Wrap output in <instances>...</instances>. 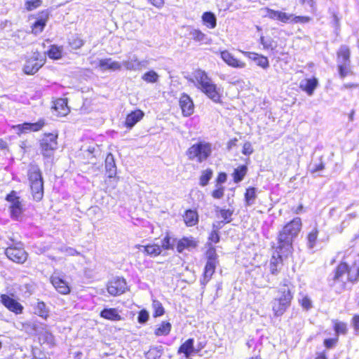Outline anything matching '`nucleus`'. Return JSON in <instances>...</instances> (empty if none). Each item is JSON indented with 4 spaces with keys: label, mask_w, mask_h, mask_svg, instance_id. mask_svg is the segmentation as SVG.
<instances>
[{
    "label": "nucleus",
    "mask_w": 359,
    "mask_h": 359,
    "mask_svg": "<svg viewBox=\"0 0 359 359\" xmlns=\"http://www.w3.org/2000/svg\"><path fill=\"white\" fill-rule=\"evenodd\" d=\"M293 252H287L285 251H280L278 245L276 247L275 253H273L269 262V269L270 273L272 275H278L283 265V259L291 256Z\"/></svg>",
    "instance_id": "11"
},
{
    "label": "nucleus",
    "mask_w": 359,
    "mask_h": 359,
    "mask_svg": "<svg viewBox=\"0 0 359 359\" xmlns=\"http://www.w3.org/2000/svg\"><path fill=\"white\" fill-rule=\"evenodd\" d=\"M351 51L348 47L341 46L337 52L338 62L343 63H350Z\"/></svg>",
    "instance_id": "38"
},
{
    "label": "nucleus",
    "mask_w": 359,
    "mask_h": 359,
    "mask_svg": "<svg viewBox=\"0 0 359 359\" xmlns=\"http://www.w3.org/2000/svg\"><path fill=\"white\" fill-rule=\"evenodd\" d=\"M38 339L41 344H46L50 348L56 345L55 336L48 330H45L41 332L39 334Z\"/></svg>",
    "instance_id": "35"
},
{
    "label": "nucleus",
    "mask_w": 359,
    "mask_h": 359,
    "mask_svg": "<svg viewBox=\"0 0 359 359\" xmlns=\"http://www.w3.org/2000/svg\"><path fill=\"white\" fill-rule=\"evenodd\" d=\"M172 325L168 321H162L154 330L156 337L166 336L170 334Z\"/></svg>",
    "instance_id": "43"
},
{
    "label": "nucleus",
    "mask_w": 359,
    "mask_h": 359,
    "mask_svg": "<svg viewBox=\"0 0 359 359\" xmlns=\"http://www.w3.org/2000/svg\"><path fill=\"white\" fill-rule=\"evenodd\" d=\"M241 52L248 59L255 62V64L263 69H267L269 67V61L266 56L255 52L243 51Z\"/></svg>",
    "instance_id": "21"
},
{
    "label": "nucleus",
    "mask_w": 359,
    "mask_h": 359,
    "mask_svg": "<svg viewBox=\"0 0 359 359\" xmlns=\"http://www.w3.org/2000/svg\"><path fill=\"white\" fill-rule=\"evenodd\" d=\"M314 359H328L327 351L323 350L322 351L317 352Z\"/></svg>",
    "instance_id": "63"
},
{
    "label": "nucleus",
    "mask_w": 359,
    "mask_h": 359,
    "mask_svg": "<svg viewBox=\"0 0 359 359\" xmlns=\"http://www.w3.org/2000/svg\"><path fill=\"white\" fill-rule=\"evenodd\" d=\"M176 241L177 239L173 238L169 232H166L161 241V250H172L174 249L173 242Z\"/></svg>",
    "instance_id": "42"
},
{
    "label": "nucleus",
    "mask_w": 359,
    "mask_h": 359,
    "mask_svg": "<svg viewBox=\"0 0 359 359\" xmlns=\"http://www.w3.org/2000/svg\"><path fill=\"white\" fill-rule=\"evenodd\" d=\"M248 172V165L245 164L239 165L235 168L231 172L232 180L235 184H238L242 182Z\"/></svg>",
    "instance_id": "29"
},
{
    "label": "nucleus",
    "mask_w": 359,
    "mask_h": 359,
    "mask_svg": "<svg viewBox=\"0 0 359 359\" xmlns=\"http://www.w3.org/2000/svg\"><path fill=\"white\" fill-rule=\"evenodd\" d=\"M52 109L57 116H65L70 112L67 98H57L53 101Z\"/></svg>",
    "instance_id": "23"
},
{
    "label": "nucleus",
    "mask_w": 359,
    "mask_h": 359,
    "mask_svg": "<svg viewBox=\"0 0 359 359\" xmlns=\"http://www.w3.org/2000/svg\"><path fill=\"white\" fill-rule=\"evenodd\" d=\"M337 69L340 77L344 78L348 74H352L350 63H339L337 65Z\"/></svg>",
    "instance_id": "48"
},
{
    "label": "nucleus",
    "mask_w": 359,
    "mask_h": 359,
    "mask_svg": "<svg viewBox=\"0 0 359 359\" xmlns=\"http://www.w3.org/2000/svg\"><path fill=\"white\" fill-rule=\"evenodd\" d=\"M149 2L157 8H161L164 6V0H148Z\"/></svg>",
    "instance_id": "62"
},
{
    "label": "nucleus",
    "mask_w": 359,
    "mask_h": 359,
    "mask_svg": "<svg viewBox=\"0 0 359 359\" xmlns=\"http://www.w3.org/2000/svg\"><path fill=\"white\" fill-rule=\"evenodd\" d=\"M205 264L200 280L201 285L203 286H205L212 279L219 264V256L215 247L209 246L205 253Z\"/></svg>",
    "instance_id": "6"
},
{
    "label": "nucleus",
    "mask_w": 359,
    "mask_h": 359,
    "mask_svg": "<svg viewBox=\"0 0 359 359\" xmlns=\"http://www.w3.org/2000/svg\"><path fill=\"white\" fill-rule=\"evenodd\" d=\"M332 328L335 336L337 337L340 335H346L348 332V323L337 319L332 320Z\"/></svg>",
    "instance_id": "33"
},
{
    "label": "nucleus",
    "mask_w": 359,
    "mask_h": 359,
    "mask_svg": "<svg viewBox=\"0 0 359 359\" xmlns=\"http://www.w3.org/2000/svg\"><path fill=\"white\" fill-rule=\"evenodd\" d=\"M302 222L300 217H295L285 224L279 231L277 238V243L280 251L293 252V241L301 231Z\"/></svg>",
    "instance_id": "3"
},
{
    "label": "nucleus",
    "mask_w": 359,
    "mask_h": 359,
    "mask_svg": "<svg viewBox=\"0 0 359 359\" xmlns=\"http://www.w3.org/2000/svg\"><path fill=\"white\" fill-rule=\"evenodd\" d=\"M59 133L57 130L44 133L39 140L40 153L44 158H50L53 156L55 151L58 148Z\"/></svg>",
    "instance_id": "8"
},
{
    "label": "nucleus",
    "mask_w": 359,
    "mask_h": 359,
    "mask_svg": "<svg viewBox=\"0 0 359 359\" xmlns=\"http://www.w3.org/2000/svg\"><path fill=\"white\" fill-rule=\"evenodd\" d=\"M46 125V120L41 118L34 123L25 122L23 123L14 126L13 128L16 129L18 135H20L27 133H36L41 131Z\"/></svg>",
    "instance_id": "14"
},
{
    "label": "nucleus",
    "mask_w": 359,
    "mask_h": 359,
    "mask_svg": "<svg viewBox=\"0 0 359 359\" xmlns=\"http://www.w3.org/2000/svg\"><path fill=\"white\" fill-rule=\"evenodd\" d=\"M299 304H300L301 306L303 307L304 309H305L306 310L310 309L312 306L311 300L310 299V298L308 296L303 297L299 300Z\"/></svg>",
    "instance_id": "56"
},
{
    "label": "nucleus",
    "mask_w": 359,
    "mask_h": 359,
    "mask_svg": "<svg viewBox=\"0 0 359 359\" xmlns=\"http://www.w3.org/2000/svg\"><path fill=\"white\" fill-rule=\"evenodd\" d=\"M211 143L205 141H198L191 144L186 151V156L189 161L203 163L212 155Z\"/></svg>",
    "instance_id": "5"
},
{
    "label": "nucleus",
    "mask_w": 359,
    "mask_h": 359,
    "mask_svg": "<svg viewBox=\"0 0 359 359\" xmlns=\"http://www.w3.org/2000/svg\"><path fill=\"white\" fill-rule=\"evenodd\" d=\"M100 316L104 320L110 321H120L123 320L118 309L116 308H104L100 311Z\"/></svg>",
    "instance_id": "28"
},
{
    "label": "nucleus",
    "mask_w": 359,
    "mask_h": 359,
    "mask_svg": "<svg viewBox=\"0 0 359 359\" xmlns=\"http://www.w3.org/2000/svg\"><path fill=\"white\" fill-rule=\"evenodd\" d=\"M46 55L51 60H60L63 56V47L56 44H52L46 52Z\"/></svg>",
    "instance_id": "34"
},
{
    "label": "nucleus",
    "mask_w": 359,
    "mask_h": 359,
    "mask_svg": "<svg viewBox=\"0 0 359 359\" xmlns=\"http://www.w3.org/2000/svg\"><path fill=\"white\" fill-rule=\"evenodd\" d=\"M339 341V337L326 338L323 340V346L327 349H331L337 346Z\"/></svg>",
    "instance_id": "53"
},
{
    "label": "nucleus",
    "mask_w": 359,
    "mask_h": 359,
    "mask_svg": "<svg viewBox=\"0 0 359 359\" xmlns=\"http://www.w3.org/2000/svg\"><path fill=\"white\" fill-rule=\"evenodd\" d=\"M34 313L41 318L46 320L49 317V310L43 301H38L34 306Z\"/></svg>",
    "instance_id": "39"
},
{
    "label": "nucleus",
    "mask_w": 359,
    "mask_h": 359,
    "mask_svg": "<svg viewBox=\"0 0 359 359\" xmlns=\"http://www.w3.org/2000/svg\"><path fill=\"white\" fill-rule=\"evenodd\" d=\"M46 59L40 52H32L25 58L23 72L27 75L35 74L46 63Z\"/></svg>",
    "instance_id": "9"
},
{
    "label": "nucleus",
    "mask_w": 359,
    "mask_h": 359,
    "mask_svg": "<svg viewBox=\"0 0 359 359\" xmlns=\"http://www.w3.org/2000/svg\"><path fill=\"white\" fill-rule=\"evenodd\" d=\"M105 169L109 179L116 177V167L112 154H107L105 158Z\"/></svg>",
    "instance_id": "31"
},
{
    "label": "nucleus",
    "mask_w": 359,
    "mask_h": 359,
    "mask_svg": "<svg viewBox=\"0 0 359 359\" xmlns=\"http://www.w3.org/2000/svg\"><path fill=\"white\" fill-rule=\"evenodd\" d=\"M332 18V23L336 28H339L340 27V19L341 17L336 12H332L331 15Z\"/></svg>",
    "instance_id": "59"
},
{
    "label": "nucleus",
    "mask_w": 359,
    "mask_h": 359,
    "mask_svg": "<svg viewBox=\"0 0 359 359\" xmlns=\"http://www.w3.org/2000/svg\"><path fill=\"white\" fill-rule=\"evenodd\" d=\"M280 296L275 297L271 302V310L274 317L282 316L291 306L293 293L289 288L280 289Z\"/></svg>",
    "instance_id": "7"
},
{
    "label": "nucleus",
    "mask_w": 359,
    "mask_h": 359,
    "mask_svg": "<svg viewBox=\"0 0 359 359\" xmlns=\"http://www.w3.org/2000/svg\"><path fill=\"white\" fill-rule=\"evenodd\" d=\"M207 345V341L203 339V341H198L196 347H194L195 353L197 354L200 353Z\"/></svg>",
    "instance_id": "61"
},
{
    "label": "nucleus",
    "mask_w": 359,
    "mask_h": 359,
    "mask_svg": "<svg viewBox=\"0 0 359 359\" xmlns=\"http://www.w3.org/2000/svg\"><path fill=\"white\" fill-rule=\"evenodd\" d=\"M341 255L340 261L336 264L327 280L331 287L338 286L341 290L346 289L347 284H355L359 281V267L352 262L351 254L347 252H338Z\"/></svg>",
    "instance_id": "1"
},
{
    "label": "nucleus",
    "mask_w": 359,
    "mask_h": 359,
    "mask_svg": "<svg viewBox=\"0 0 359 359\" xmlns=\"http://www.w3.org/2000/svg\"><path fill=\"white\" fill-rule=\"evenodd\" d=\"M219 55L222 60L231 67L243 69L246 66V63L244 61L235 57L228 50H221Z\"/></svg>",
    "instance_id": "19"
},
{
    "label": "nucleus",
    "mask_w": 359,
    "mask_h": 359,
    "mask_svg": "<svg viewBox=\"0 0 359 359\" xmlns=\"http://www.w3.org/2000/svg\"><path fill=\"white\" fill-rule=\"evenodd\" d=\"M191 81L198 90L212 101L222 104V91L204 70L198 69L194 71Z\"/></svg>",
    "instance_id": "2"
},
{
    "label": "nucleus",
    "mask_w": 359,
    "mask_h": 359,
    "mask_svg": "<svg viewBox=\"0 0 359 359\" xmlns=\"http://www.w3.org/2000/svg\"><path fill=\"white\" fill-rule=\"evenodd\" d=\"M98 67L103 71H116L121 69V65L118 62L113 61L111 58H104L99 60Z\"/></svg>",
    "instance_id": "30"
},
{
    "label": "nucleus",
    "mask_w": 359,
    "mask_h": 359,
    "mask_svg": "<svg viewBox=\"0 0 359 359\" xmlns=\"http://www.w3.org/2000/svg\"><path fill=\"white\" fill-rule=\"evenodd\" d=\"M198 245V241L192 236H183L176 241V250L178 253H182L184 250L191 251Z\"/></svg>",
    "instance_id": "18"
},
{
    "label": "nucleus",
    "mask_w": 359,
    "mask_h": 359,
    "mask_svg": "<svg viewBox=\"0 0 359 359\" xmlns=\"http://www.w3.org/2000/svg\"><path fill=\"white\" fill-rule=\"evenodd\" d=\"M311 18L309 16H297L290 13L289 23L292 24H306L310 22Z\"/></svg>",
    "instance_id": "47"
},
{
    "label": "nucleus",
    "mask_w": 359,
    "mask_h": 359,
    "mask_svg": "<svg viewBox=\"0 0 359 359\" xmlns=\"http://www.w3.org/2000/svg\"><path fill=\"white\" fill-rule=\"evenodd\" d=\"M262 11L264 13V18L283 24H289L290 13L280 10H274L269 7L262 8Z\"/></svg>",
    "instance_id": "16"
},
{
    "label": "nucleus",
    "mask_w": 359,
    "mask_h": 359,
    "mask_svg": "<svg viewBox=\"0 0 359 359\" xmlns=\"http://www.w3.org/2000/svg\"><path fill=\"white\" fill-rule=\"evenodd\" d=\"M149 320V313L145 309H142L138 313L137 321L139 323L144 324Z\"/></svg>",
    "instance_id": "54"
},
{
    "label": "nucleus",
    "mask_w": 359,
    "mask_h": 359,
    "mask_svg": "<svg viewBox=\"0 0 359 359\" xmlns=\"http://www.w3.org/2000/svg\"><path fill=\"white\" fill-rule=\"evenodd\" d=\"M5 200L11 203L9 206L11 217L15 219L20 217L23 213L24 208L18 193L14 190L11 191L6 196Z\"/></svg>",
    "instance_id": "12"
},
{
    "label": "nucleus",
    "mask_w": 359,
    "mask_h": 359,
    "mask_svg": "<svg viewBox=\"0 0 359 359\" xmlns=\"http://www.w3.org/2000/svg\"><path fill=\"white\" fill-rule=\"evenodd\" d=\"M39 14L41 15V18H38L31 26V32L34 35H37L44 30L49 18V13L47 11H41Z\"/></svg>",
    "instance_id": "24"
},
{
    "label": "nucleus",
    "mask_w": 359,
    "mask_h": 359,
    "mask_svg": "<svg viewBox=\"0 0 359 359\" xmlns=\"http://www.w3.org/2000/svg\"><path fill=\"white\" fill-rule=\"evenodd\" d=\"M50 282L55 290L60 294L67 295L71 292V287L69 283L59 274L53 273L50 276Z\"/></svg>",
    "instance_id": "17"
},
{
    "label": "nucleus",
    "mask_w": 359,
    "mask_h": 359,
    "mask_svg": "<svg viewBox=\"0 0 359 359\" xmlns=\"http://www.w3.org/2000/svg\"><path fill=\"white\" fill-rule=\"evenodd\" d=\"M151 306L153 309V316L154 318L160 317L164 315L165 309L163 306L162 303L160 302L158 300H153Z\"/></svg>",
    "instance_id": "46"
},
{
    "label": "nucleus",
    "mask_w": 359,
    "mask_h": 359,
    "mask_svg": "<svg viewBox=\"0 0 359 359\" xmlns=\"http://www.w3.org/2000/svg\"><path fill=\"white\" fill-rule=\"evenodd\" d=\"M135 248L137 249L142 248L144 255L151 257H156L162 254L160 245L157 243H148L145 245H137Z\"/></svg>",
    "instance_id": "27"
},
{
    "label": "nucleus",
    "mask_w": 359,
    "mask_h": 359,
    "mask_svg": "<svg viewBox=\"0 0 359 359\" xmlns=\"http://www.w3.org/2000/svg\"><path fill=\"white\" fill-rule=\"evenodd\" d=\"M67 43L72 50H78L84 46L85 40L81 34H75L68 39Z\"/></svg>",
    "instance_id": "37"
},
{
    "label": "nucleus",
    "mask_w": 359,
    "mask_h": 359,
    "mask_svg": "<svg viewBox=\"0 0 359 359\" xmlns=\"http://www.w3.org/2000/svg\"><path fill=\"white\" fill-rule=\"evenodd\" d=\"M177 354H182L186 358H189L192 355L196 354L194 350V340L193 338H189L184 341L177 348Z\"/></svg>",
    "instance_id": "26"
},
{
    "label": "nucleus",
    "mask_w": 359,
    "mask_h": 359,
    "mask_svg": "<svg viewBox=\"0 0 359 359\" xmlns=\"http://www.w3.org/2000/svg\"><path fill=\"white\" fill-rule=\"evenodd\" d=\"M127 290L126 280L122 277H116L107 284V292L114 297L121 295Z\"/></svg>",
    "instance_id": "15"
},
{
    "label": "nucleus",
    "mask_w": 359,
    "mask_h": 359,
    "mask_svg": "<svg viewBox=\"0 0 359 359\" xmlns=\"http://www.w3.org/2000/svg\"><path fill=\"white\" fill-rule=\"evenodd\" d=\"M213 175L212 169L207 168L202 171L201 175L199 177V184L201 187H205L208 184Z\"/></svg>",
    "instance_id": "44"
},
{
    "label": "nucleus",
    "mask_w": 359,
    "mask_h": 359,
    "mask_svg": "<svg viewBox=\"0 0 359 359\" xmlns=\"http://www.w3.org/2000/svg\"><path fill=\"white\" fill-rule=\"evenodd\" d=\"M42 0H27L25 2V9L32 11L39 8L42 5Z\"/></svg>",
    "instance_id": "51"
},
{
    "label": "nucleus",
    "mask_w": 359,
    "mask_h": 359,
    "mask_svg": "<svg viewBox=\"0 0 359 359\" xmlns=\"http://www.w3.org/2000/svg\"><path fill=\"white\" fill-rule=\"evenodd\" d=\"M351 323L353 330L356 332H359V314H355L351 318Z\"/></svg>",
    "instance_id": "60"
},
{
    "label": "nucleus",
    "mask_w": 359,
    "mask_h": 359,
    "mask_svg": "<svg viewBox=\"0 0 359 359\" xmlns=\"http://www.w3.org/2000/svg\"><path fill=\"white\" fill-rule=\"evenodd\" d=\"M218 212L219 213L220 217L223 219V222L224 224H228L231 222V217L233 214V210L221 208Z\"/></svg>",
    "instance_id": "49"
},
{
    "label": "nucleus",
    "mask_w": 359,
    "mask_h": 359,
    "mask_svg": "<svg viewBox=\"0 0 359 359\" xmlns=\"http://www.w3.org/2000/svg\"><path fill=\"white\" fill-rule=\"evenodd\" d=\"M254 151V149L251 144L248 142H245L243 145L242 154L245 156H250Z\"/></svg>",
    "instance_id": "58"
},
{
    "label": "nucleus",
    "mask_w": 359,
    "mask_h": 359,
    "mask_svg": "<svg viewBox=\"0 0 359 359\" xmlns=\"http://www.w3.org/2000/svg\"><path fill=\"white\" fill-rule=\"evenodd\" d=\"M142 78L147 83H155L158 79V75L154 70H150L145 72Z\"/></svg>",
    "instance_id": "50"
},
{
    "label": "nucleus",
    "mask_w": 359,
    "mask_h": 359,
    "mask_svg": "<svg viewBox=\"0 0 359 359\" xmlns=\"http://www.w3.org/2000/svg\"><path fill=\"white\" fill-rule=\"evenodd\" d=\"M208 242L212 243H217L219 242L220 236L217 230H212L208 236Z\"/></svg>",
    "instance_id": "55"
},
{
    "label": "nucleus",
    "mask_w": 359,
    "mask_h": 359,
    "mask_svg": "<svg viewBox=\"0 0 359 359\" xmlns=\"http://www.w3.org/2000/svg\"><path fill=\"white\" fill-rule=\"evenodd\" d=\"M0 302L6 309L15 315H20L23 313V306L18 299L14 298L13 294H1Z\"/></svg>",
    "instance_id": "13"
},
{
    "label": "nucleus",
    "mask_w": 359,
    "mask_h": 359,
    "mask_svg": "<svg viewBox=\"0 0 359 359\" xmlns=\"http://www.w3.org/2000/svg\"><path fill=\"white\" fill-rule=\"evenodd\" d=\"M325 169V164L324 163L321 162L318 163V165H316L315 167L311 170V172L314 173L318 171H320Z\"/></svg>",
    "instance_id": "64"
},
{
    "label": "nucleus",
    "mask_w": 359,
    "mask_h": 359,
    "mask_svg": "<svg viewBox=\"0 0 359 359\" xmlns=\"http://www.w3.org/2000/svg\"><path fill=\"white\" fill-rule=\"evenodd\" d=\"M189 34L191 40L199 44L206 43L208 41L207 35L199 29H193Z\"/></svg>",
    "instance_id": "41"
},
{
    "label": "nucleus",
    "mask_w": 359,
    "mask_h": 359,
    "mask_svg": "<svg viewBox=\"0 0 359 359\" xmlns=\"http://www.w3.org/2000/svg\"><path fill=\"white\" fill-rule=\"evenodd\" d=\"M179 105L184 116H189L194 112V104L191 97L187 93L181 94Z\"/></svg>",
    "instance_id": "20"
},
{
    "label": "nucleus",
    "mask_w": 359,
    "mask_h": 359,
    "mask_svg": "<svg viewBox=\"0 0 359 359\" xmlns=\"http://www.w3.org/2000/svg\"><path fill=\"white\" fill-rule=\"evenodd\" d=\"M318 85V79L316 77H312L311 79H306L304 83H300L299 88L302 90L304 91L308 95H312Z\"/></svg>",
    "instance_id": "32"
},
{
    "label": "nucleus",
    "mask_w": 359,
    "mask_h": 359,
    "mask_svg": "<svg viewBox=\"0 0 359 359\" xmlns=\"http://www.w3.org/2000/svg\"><path fill=\"white\" fill-rule=\"evenodd\" d=\"M225 187L222 185H216V188L211 192V196L215 199H221L224 196Z\"/></svg>",
    "instance_id": "52"
},
{
    "label": "nucleus",
    "mask_w": 359,
    "mask_h": 359,
    "mask_svg": "<svg viewBox=\"0 0 359 359\" xmlns=\"http://www.w3.org/2000/svg\"><path fill=\"white\" fill-rule=\"evenodd\" d=\"M227 180V175L224 172H219L217 177L215 179L216 185H222L223 183L226 182Z\"/></svg>",
    "instance_id": "57"
},
{
    "label": "nucleus",
    "mask_w": 359,
    "mask_h": 359,
    "mask_svg": "<svg viewBox=\"0 0 359 359\" xmlns=\"http://www.w3.org/2000/svg\"><path fill=\"white\" fill-rule=\"evenodd\" d=\"M31 194L33 199L37 202L43 197V180L42 172L36 165H30L27 171Z\"/></svg>",
    "instance_id": "4"
},
{
    "label": "nucleus",
    "mask_w": 359,
    "mask_h": 359,
    "mask_svg": "<svg viewBox=\"0 0 359 359\" xmlns=\"http://www.w3.org/2000/svg\"><path fill=\"white\" fill-rule=\"evenodd\" d=\"M203 24L208 29H214L217 26L215 15L210 11L204 12L201 16Z\"/></svg>",
    "instance_id": "36"
},
{
    "label": "nucleus",
    "mask_w": 359,
    "mask_h": 359,
    "mask_svg": "<svg viewBox=\"0 0 359 359\" xmlns=\"http://www.w3.org/2000/svg\"><path fill=\"white\" fill-rule=\"evenodd\" d=\"M5 255L9 260L18 264H25L29 257L28 252L20 243L7 247Z\"/></svg>",
    "instance_id": "10"
},
{
    "label": "nucleus",
    "mask_w": 359,
    "mask_h": 359,
    "mask_svg": "<svg viewBox=\"0 0 359 359\" xmlns=\"http://www.w3.org/2000/svg\"><path fill=\"white\" fill-rule=\"evenodd\" d=\"M144 116V113L140 109L131 111L126 116L124 126L128 129L133 128Z\"/></svg>",
    "instance_id": "22"
},
{
    "label": "nucleus",
    "mask_w": 359,
    "mask_h": 359,
    "mask_svg": "<svg viewBox=\"0 0 359 359\" xmlns=\"http://www.w3.org/2000/svg\"><path fill=\"white\" fill-rule=\"evenodd\" d=\"M257 198V190L254 187H249L244 193V201L245 206L252 205Z\"/></svg>",
    "instance_id": "40"
},
{
    "label": "nucleus",
    "mask_w": 359,
    "mask_h": 359,
    "mask_svg": "<svg viewBox=\"0 0 359 359\" xmlns=\"http://www.w3.org/2000/svg\"><path fill=\"white\" fill-rule=\"evenodd\" d=\"M182 217L185 226L187 227L197 225L199 221V215L196 209H187Z\"/></svg>",
    "instance_id": "25"
},
{
    "label": "nucleus",
    "mask_w": 359,
    "mask_h": 359,
    "mask_svg": "<svg viewBox=\"0 0 359 359\" xmlns=\"http://www.w3.org/2000/svg\"><path fill=\"white\" fill-rule=\"evenodd\" d=\"M318 234L319 231L317 228H313L311 231L308 233L306 238L307 245L309 248H313L316 244Z\"/></svg>",
    "instance_id": "45"
}]
</instances>
